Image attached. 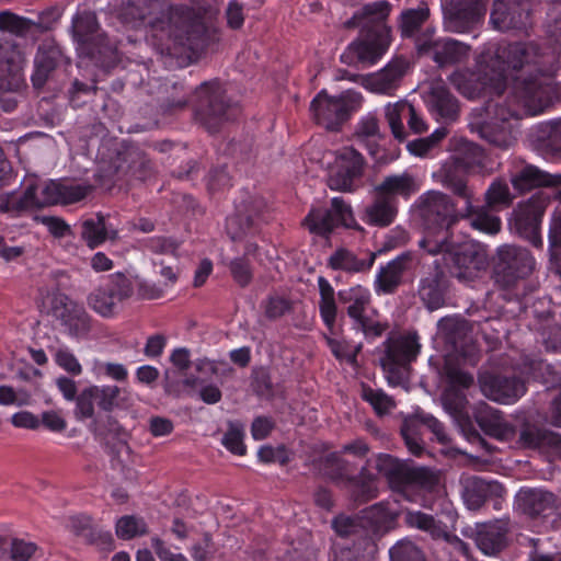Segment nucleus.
I'll list each match as a JSON object with an SVG mask.
<instances>
[{
	"mask_svg": "<svg viewBox=\"0 0 561 561\" xmlns=\"http://www.w3.org/2000/svg\"><path fill=\"white\" fill-rule=\"evenodd\" d=\"M556 44L551 51H541L535 42H489L474 58V69H457L451 85L465 98L476 100L490 94L500 96L506 88L510 70H524L516 77L504 102L488 101L485 118L471 123L480 136L496 147L507 149L515 140L514 122L524 116L542 114L560 98L554 80L561 51V19L551 31Z\"/></svg>",
	"mask_w": 561,
	"mask_h": 561,
	"instance_id": "f257e3e1",
	"label": "nucleus"
},
{
	"mask_svg": "<svg viewBox=\"0 0 561 561\" xmlns=\"http://www.w3.org/2000/svg\"><path fill=\"white\" fill-rule=\"evenodd\" d=\"M146 39L160 55L183 65L199 57L213 41V34L199 19L174 11L150 23Z\"/></svg>",
	"mask_w": 561,
	"mask_h": 561,
	"instance_id": "f03ea898",
	"label": "nucleus"
},
{
	"mask_svg": "<svg viewBox=\"0 0 561 561\" xmlns=\"http://www.w3.org/2000/svg\"><path fill=\"white\" fill-rule=\"evenodd\" d=\"M390 9V3L385 0L367 3L345 22L346 27L362 30L358 38L342 54L343 62L373 66L382 58L392 42L391 28L386 23Z\"/></svg>",
	"mask_w": 561,
	"mask_h": 561,
	"instance_id": "7ed1b4c3",
	"label": "nucleus"
},
{
	"mask_svg": "<svg viewBox=\"0 0 561 561\" xmlns=\"http://www.w3.org/2000/svg\"><path fill=\"white\" fill-rule=\"evenodd\" d=\"M422 216L425 228L419 247L431 255L451 250L450 227L457 221L456 205L440 192H428L421 197Z\"/></svg>",
	"mask_w": 561,
	"mask_h": 561,
	"instance_id": "20e7f679",
	"label": "nucleus"
},
{
	"mask_svg": "<svg viewBox=\"0 0 561 561\" xmlns=\"http://www.w3.org/2000/svg\"><path fill=\"white\" fill-rule=\"evenodd\" d=\"M376 469L387 479L393 490L413 502L417 501L419 492L431 490L437 481L432 470L415 467L410 462L400 461L385 454L378 455Z\"/></svg>",
	"mask_w": 561,
	"mask_h": 561,
	"instance_id": "39448f33",
	"label": "nucleus"
},
{
	"mask_svg": "<svg viewBox=\"0 0 561 561\" xmlns=\"http://www.w3.org/2000/svg\"><path fill=\"white\" fill-rule=\"evenodd\" d=\"M543 368H548L543 362L525 359L522 365L514 368L519 377L508 378L484 374L479 379L481 391L490 400L504 404L513 403L525 393V380L536 379V370Z\"/></svg>",
	"mask_w": 561,
	"mask_h": 561,
	"instance_id": "423d86ee",
	"label": "nucleus"
},
{
	"mask_svg": "<svg viewBox=\"0 0 561 561\" xmlns=\"http://www.w3.org/2000/svg\"><path fill=\"white\" fill-rule=\"evenodd\" d=\"M420 347L417 335L411 332L391 336L386 342L380 363L390 386H401L408 380L410 364L416 358Z\"/></svg>",
	"mask_w": 561,
	"mask_h": 561,
	"instance_id": "0eeeda50",
	"label": "nucleus"
},
{
	"mask_svg": "<svg viewBox=\"0 0 561 561\" xmlns=\"http://www.w3.org/2000/svg\"><path fill=\"white\" fill-rule=\"evenodd\" d=\"M320 163L327 170V182L333 191H352L364 171V159L353 147L328 150Z\"/></svg>",
	"mask_w": 561,
	"mask_h": 561,
	"instance_id": "6e6552de",
	"label": "nucleus"
},
{
	"mask_svg": "<svg viewBox=\"0 0 561 561\" xmlns=\"http://www.w3.org/2000/svg\"><path fill=\"white\" fill-rule=\"evenodd\" d=\"M451 250L440 252L445 262H451L450 273L460 282L469 283L477 278L488 266V254L484 248L472 241L450 240Z\"/></svg>",
	"mask_w": 561,
	"mask_h": 561,
	"instance_id": "1a4fd4ad",
	"label": "nucleus"
},
{
	"mask_svg": "<svg viewBox=\"0 0 561 561\" xmlns=\"http://www.w3.org/2000/svg\"><path fill=\"white\" fill-rule=\"evenodd\" d=\"M546 207L547 198L541 194L518 203L507 219L510 230L528 240L534 247L542 248L540 225Z\"/></svg>",
	"mask_w": 561,
	"mask_h": 561,
	"instance_id": "9d476101",
	"label": "nucleus"
},
{
	"mask_svg": "<svg viewBox=\"0 0 561 561\" xmlns=\"http://www.w3.org/2000/svg\"><path fill=\"white\" fill-rule=\"evenodd\" d=\"M360 102L362 95L352 90L337 96H330L322 90L312 100L310 111L317 124L327 129H335Z\"/></svg>",
	"mask_w": 561,
	"mask_h": 561,
	"instance_id": "9b49d317",
	"label": "nucleus"
},
{
	"mask_svg": "<svg viewBox=\"0 0 561 561\" xmlns=\"http://www.w3.org/2000/svg\"><path fill=\"white\" fill-rule=\"evenodd\" d=\"M56 181H35L22 194H9L0 201V210L11 216L57 204Z\"/></svg>",
	"mask_w": 561,
	"mask_h": 561,
	"instance_id": "f8f14e48",
	"label": "nucleus"
},
{
	"mask_svg": "<svg viewBox=\"0 0 561 561\" xmlns=\"http://www.w3.org/2000/svg\"><path fill=\"white\" fill-rule=\"evenodd\" d=\"M50 312L60 321L64 331L72 339H87L92 329V319L82 304L61 293L49 297Z\"/></svg>",
	"mask_w": 561,
	"mask_h": 561,
	"instance_id": "ddd939ff",
	"label": "nucleus"
},
{
	"mask_svg": "<svg viewBox=\"0 0 561 561\" xmlns=\"http://www.w3.org/2000/svg\"><path fill=\"white\" fill-rule=\"evenodd\" d=\"M133 294L129 278L123 274H114L102 286L88 296L89 307L103 318L115 317L124 300Z\"/></svg>",
	"mask_w": 561,
	"mask_h": 561,
	"instance_id": "4468645a",
	"label": "nucleus"
},
{
	"mask_svg": "<svg viewBox=\"0 0 561 561\" xmlns=\"http://www.w3.org/2000/svg\"><path fill=\"white\" fill-rule=\"evenodd\" d=\"M342 300L347 304V314L354 321L356 330L366 337H376L382 334L386 327L376 320L370 308V293L366 287L354 286L340 293Z\"/></svg>",
	"mask_w": 561,
	"mask_h": 561,
	"instance_id": "2eb2a0df",
	"label": "nucleus"
},
{
	"mask_svg": "<svg viewBox=\"0 0 561 561\" xmlns=\"http://www.w3.org/2000/svg\"><path fill=\"white\" fill-rule=\"evenodd\" d=\"M305 227L313 234L327 236L334 228H359L352 208L342 197H333L330 209L313 208L304 220Z\"/></svg>",
	"mask_w": 561,
	"mask_h": 561,
	"instance_id": "dca6fc26",
	"label": "nucleus"
},
{
	"mask_svg": "<svg viewBox=\"0 0 561 561\" xmlns=\"http://www.w3.org/2000/svg\"><path fill=\"white\" fill-rule=\"evenodd\" d=\"M495 273L497 280L511 285L529 276L535 270L536 260L531 253L518 245L504 244L497 251Z\"/></svg>",
	"mask_w": 561,
	"mask_h": 561,
	"instance_id": "f3484780",
	"label": "nucleus"
},
{
	"mask_svg": "<svg viewBox=\"0 0 561 561\" xmlns=\"http://www.w3.org/2000/svg\"><path fill=\"white\" fill-rule=\"evenodd\" d=\"M197 96L199 105L196 116L209 131H216L219 123L230 119L229 107L225 103L224 91L219 82L202 84Z\"/></svg>",
	"mask_w": 561,
	"mask_h": 561,
	"instance_id": "a211bd4d",
	"label": "nucleus"
},
{
	"mask_svg": "<svg viewBox=\"0 0 561 561\" xmlns=\"http://www.w3.org/2000/svg\"><path fill=\"white\" fill-rule=\"evenodd\" d=\"M442 8L444 27L453 33L467 32L481 21L486 10L483 0H446Z\"/></svg>",
	"mask_w": 561,
	"mask_h": 561,
	"instance_id": "6ab92c4d",
	"label": "nucleus"
},
{
	"mask_svg": "<svg viewBox=\"0 0 561 561\" xmlns=\"http://www.w3.org/2000/svg\"><path fill=\"white\" fill-rule=\"evenodd\" d=\"M417 51L428 55L438 66L454 65L467 60L471 47L450 37L433 39L432 35L424 34L416 38Z\"/></svg>",
	"mask_w": 561,
	"mask_h": 561,
	"instance_id": "aec40b11",
	"label": "nucleus"
},
{
	"mask_svg": "<svg viewBox=\"0 0 561 561\" xmlns=\"http://www.w3.org/2000/svg\"><path fill=\"white\" fill-rule=\"evenodd\" d=\"M414 271V257L411 252H404L379 266L375 279L377 294H392L401 286Z\"/></svg>",
	"mask_w": 561,
	"mask_h": 561,
	"instance_id": "412c9836",
	"label": "nucleus"
},
{
	"mask_svg": "<svg viewBox=\"0 0 561 561\" xmlns=\"http://www.w3.org/2000/svg\"><path fill=\"white\" fill-rule=\"evenodd\" d=\"M528 20L529 5L527 0L514 4H507L504 0H495L490 16L493 28L501 32L526 28Z\"/></svg>",
	"mask_w": 561,
	"mask_h": 561,
	"instance_id": "4be33fe9",
	"label": "nucleus"
},
{
	"mask_svg": "<svg viewBox=\"0 0 561 561\" xmlns=\"http://www.w3.org/2000/svg\"><path fill=\"white\" fill-rule=\"evenodd\" d=\"M73 36L77 49L93 56L102 53L103 34L100 32L96 16L92 12H83L72 20Z\"/></svg>",
	"mask_w": 561,
	"mask_h": 561,
	"instance_id": "5701e85b",
	"label": "nucleus"
},
{
	"mask_svg": "<svg viewBox=\"0 0 561 561\" xmlns=\"http://www.w3.org/2000/svg\"><path fill=\"white\" fill-rule=\"evenodd\" d=\"M428 112L438 122H454L459 113L457 99L440 81L433 82L424 95Z\"/></svg>",
	"mask_w": 561,
	"mask_h": 561,
	"instance_id": "b1692460",
	"label": "nucleus"
},
{
	"mask_svg": "<svg viewBox=\"0 0 561 561\" xmlns=\"http://www.w3.org/2000/svg\"><path fill=\"white\" fill-rule=\"evenodd\" d=\"M328 463L331 467V474L334 479L346 478L347 488L356 501H367L377 495V485L374 478H367L362 474L360 479L348 478V465L339 454H331L328 457Z\"/></svg>",
	"mask_w": 561,
	"mask_h": 561,
	"instance_id": "393cba45",
	"label": "nucleus"
},
{
	"mask_svg": "<svg viewBox=\"0 0 561 561\" xmlns=\"http://www.w3.org/2000/svg\"><path fill=\"white\" fill-rule=\"evenodd\" d=\"M408 67L409 62L405 58H393L382 69L368 78V87L373 92L391 95L400 85Z\"/></svg>",
	"mask_w": 561,
	"mask_h": 561,
	"instance_id": "a878e982",
	"label": "nucleus"
},
{
	"mask_svg": "<svg viewBox=\"0 0 561 561\" xmlns=\"http://www.w3.org/2000/svg\"><path fill=\"white\" fill-rule=\"evenodd\" d=\"M515 504L529 516H550L556 510V496L542 489H520L515 497Z\"/></svg>",
	"mask_w": 561,
	"mask_h": 561,
	"instance_id": "bb28decb",
	"label": "nucleus"
},
{
	"mask_svg": "<svg viewBox=\"0 0 561 561\" xmlns=\"http://www.w3.org/2000/svg\"><path fill=\"white\" fill-rule=\"evenodd\" d=\"M264 203L262 199L250 197L249 201L236 206V213L227 218V232L237 240L251 230L261 216Z\"/></svg>",
	"mask_w": 561,
	"mask_h": 561,
	"instance_id": "cd10ccee",
	"label": "nucleus"
},
{
	"mask_svg": "<svg viewBox=\"0 0 561 561\" xmlns=\"http://www.w3.org/2000/svg\"><path fill=\"white\" fill-rule=\"evenodd\" d=\"M476 420L485 434L504 443L515 439V427L510 424L500 411L484 405L476 413Z\"/></svg>",
	"mask_w": 561,
	"mask_h": 561,
	"instance_id": "c85d7f7f",
	"label": "nucleus"
},
{
	"mask_svg": "<svg viewBox=\"0 0 561 561\" xmlns=\"http://www.w3.org/2000/svg\"><path fill=\"white\" fill-rule=\"evenodd\" d=\"M507 523L495 520L478 526L476 542L478 548L486 556H493L506 545Z\"/></svg>",
	"mask_w": 561,
	"mask_h": 561,
	"instance_id": "c756f323",
	"label": "nucleus"
},
{
	"mask_svg": "<svg viewBox=\"0 0 561 561\" xmlns=\"http://www.w3.org/2000/svg\"><path fill=\"white\" fill-rule=\"evenodd\" d=\"M397 214V201L377 193L376 198L365 206L363 220L371 226L386 227L393 222Z\"/></svg>",
	"mask_w": 561,
	"mask_h": 561,
	"instance_id": "7c9ffc66",
	"label": "nucleus"
},
{
	"mask_svg": "<svg viewBox=\"0 0 561 561\" xmlns=\"http://www.w3.org/2000/svg\"><path fill=\"white\" fill-rule=\"evenodd\" d=\"M116 236L117 230L102 215L90 217L81 224V238L91 249L101 245L107 239L116 238Z\"/></svg>",
	"mask_w": 561,
	"mask_h": 561,
	"instance_id": "2f4dec72",
	"label": "nucleus"
},
{
	"mask_svg": "<svg viewBox=\"0 0 561 561\" xmlns=\"http://www.w3.org/2000/svg\"><path fill=\"white\" fill-rule=\"evenodd\" d=\"M420 190L417 180L409 172L386 176L377 186V193L396 199L397 196L409 199Z\"/></svg>",
	"mask_w": 561,
	"mask_h": 561,
	"instance_id": "473e14b6",
	"label": "nucleus"
},
{
	"mask_svg": "<svg viewBox=\"0 0 561 561\" xmlns=\"http://www.w3.org/2000/svg\"><path fill=\"white\" fill-rule=\"evenodd\" d=\"M518 444L543 453H558L561 449V436L551 431L526 427L519 435Z\"/></svg>",
	"mask_w": 561,
	"mask_h": 561,
	"instance_id": "72a5a7b5",
	"label": "nucleus"
},
{
	"mask_svg": "<svg viewBox=\"0 0 561 561\" xmlns=\"http://www.w3.org/2000/svg\"><path fill=\"white\" fill-rule=\"evenodd\" d=\"M447 375L451 387L444 392L442 399L447 410L458 413L465 407L466 398L458 390H454V388H469L473 383V377L458 369H450Z\"/></svg>",
	"mask_w": 561,
	"mask_h": 561,
	"instance_id": "f704fd0d",
	"label": "nucleus"
},
{
	"mask_svg": "<svg viewBox=\"0 0 561 561\" xmlns=\"http://www.w3.org/2000/svg\"><path fill=\"white\" fill-rule=\"evenodd\" d=\"M399 510L393 502H380L363 511V525L376 530L387 529L394 522Z\"/></svg>",
	"mask_w": 561,
	"mask_h": 561,
	"instance_id": "c9c22d12",
	"label": "nucleus"
},
{
	"mask_svg": "<svg viewBox=\"0 0 561 561\" xmlns=\"http://www.w3.org/2000/svg\"><path fill=\"white\" fill-rule=\"evenodd\" d=\"M466 211L472 228L488 234H496L500 232L502 228L501 218L493 214V210L488 208L486 205L474 207L472 203H468Z\"/></svg>",
	"mask_w": 561,
	"mask_h": 561,
	"instance_id": "e433bc0d",
	"label": "nucleus"
},
{
	"mask_svg": "<svg viewBox=\"0 0 561 561\" xmlns=\"http://www.w3.org/2000/svg\"><path fill=\"white\" fill-rule=\"evenodd\" d=\"M412 113V104L405 100H400L394 103H388L385 106V117L391 129L393 137L400 141L404 140L408 136L403 121H407L409 114Z\"/></svg>",
	"mask_w": 561,
	"mask_h": 561,
	"instance_id": "4c0bfd02",
	"label": "nucleus"
},
{
	"mask_svg": "<svg viewBox=\"0 0 561 561\" xmlns=\"http://www.w3.org/2000/svg\"><path fill=\"white\" fill-rule=\"evenodd\" d=\"M513 187L518 192H526L534 187L550 183L549 175L538 168L526 164L511 175Z\"/></svg>",
	"mask_w": 561,
	"mask_h": 561,
	"instance_id": "58836bf2",
	"label": "nucleus"
},
{
	"mask_svg": "<svg viewBox=\"0 0 561 561\" xmlns=\"http://www.w3.org/2000/svg\"><path fill=\"white\" fill-rule=\"evenodd\" d=\"M419 296L428 310H436L444 306L439 273L436 272L420 280Z\"/></svg>",
	"mask_w": 561,
	"mask_h": 561,
	"instance_id": "ea45409f",
	"label": "nucleus"
},
{
	"mask_svg": "<svg viewBox=\"0 0 561 561\" xmlns=\"http://www.w3.org/2000/svg\"><path fill=\"white\" fill-rule=\"evenodd\" d=\"M318 287L320 294V316L327 328L332 332L337 312L335 304V291L329 280L322 276L318 278Z\"/></svg>",
	"mask_w": 561,
	"mask_h": 561,
	"instance_id": "a19ab883",
	"label": "nucleus"
},
{
	"mask_svg": "<svg viewBox=\"0 0 561 561\" xmlns=\"http://www.w3.org/2000/svg\"><path fill=\"white\" fill-rule=\"evenodd\" d=\"M466 322L457 316L442 318L437 323V336L450 344L455 350L465 339Z\"/></svg>",
	"mask_w": 561,
	"mask_h": 561,
	"instance_id": "79ce46f5",
	"label": "nucleus"
},
{
	"mask_svg": "<svg viewBox=\"0 0 561 561\" xmlns=\"http://www.w3.org/2000/svg\"><path fill=\"white\" fill-rule=\"evenodd\" d=\"M375 261V254H370L368 260L356 257L352 252L345 249L336 250L330 256V266L334 270L346 272H360L371 267Z\"/></svg>",
	"mask_w": 561,
	"mask_h": 561,
	"instance_id": "37998d69",
	"label": "nucleus"
},
{
	"mask_svg": "<svg viewBox=\"0 0 561 561\" xmlns=\"http://www.w3.org/2000/svg\"><path fill=\"white\" fill-rule=\"evenodd\" d=\"M485 205L492 210H500L510 206L514 199L508 184L503 179L494 180L485 192Z\"/></svg>",
	"mask_w": 561,
	"mask_h": 561,
	"instance_id": "c03bdc74",
	"label": "nucleus"
},
{
	"mask_svg": "<svg viewBox=\"0 0 561 561\" xmlns=\"http://www.w3.org/2000/svg\"><path fill=\"white\" fill-rule=\"evenodd\" d=\"M491 485L481 478L472 477L466 481L462 497L467 507L476 511L482 506Z\"/></svg>",
	"mask_w": 561,
	"mask_h": 561,
	"instance_id": "a18cd8bd",
	"label": "nucleus"
},
{
	"mask_svg": "<svg viewBox=\"0 0 561 561\" xmlns=\"http://www.w3.org/2000/svg\"><path fill=\"white\" fill-rule=\"evenodd\" d=\"M356 139L367 147L371 154H376L377 139L379 138L378 121L375 116L363 117L356 128Z\"/></svg>",
	"mask_w": 561,
	"mask_h": 561,
	"instance_id": "49530a36",
	"label": "nucleus"
},
{
	"mask_svg": "<svg viewBox=\"0 0 561 561\" xmlns=\"http://www.w3.org/2000/svg\"><path fill=\"white\" fill-rule=\"evenodd\" d=\"M405 520L411 527L426 531L433 538H440L446 536V527L442 523L435 520L433 516L425 513L419 511L408 512Z\"/></svg>",
	"mask_w": 561,
	"mask_h": 561,
	"instance_id": "de8ad7c7",
	"label": "nucleus"
},
{
	"mask_svg": "<svg viewBox=\"0 0 561 561\" xmlns=\"http://www.w3.org/2000/svg\"><path fill=\"white\" fill-rule=\"evenodd\" d=\"M446 127L436 128L430 136L408 142V151L415 157L425 158L446 137Z\"/></svg>",
	"mask_w": 561,
	"mask_h": 561,
	"instance_id": "09e8293b",
	"label": "nucleus"
},
{
	"mask_svg": "<svg viewBox=\"0 0 561 561\" xmlns=\"http://www.w3.org/2000/svg\"><path fill=\"white\" fill-rule=\"evenodd\" d=\"M430 10L427 7L422 5L417 9H410L401 13L400 30L402 36L411 37L427 20Z\"/></svg>",
	"mask_w": 561,
	"mask_h": 561,
	"instance_id": "8fccbe9b",
	"label": "nucleus"
},
{
	"mask_svg": "<svg viewBox=\"0 0 561 561\" xmlns=\"http://www.w3.org/2000/svg\"><path fill=\"white\" fill-rule=\"evenodd\" d=\"M57 204H72L87 196L91 186L71 181H56Z\"/></svg>",
	"mask_w": 561,
	"mask_h": 561,
	"instance_id": "3c124183",
	"label": "nucleus"
},
{
	"mask_svg": "<svg viewBox=\"0 0 561 561\" xmlns=\"http://www.w3.org/2000/svg\"><path fill=\"white\" fill-rule=\"evenodd\" d=\"M362 398L368 402L379 415L389 413L396 405L393 399L383 390L369 386L362 387Z\"/></svg>",
	"mask_w": 561,
	"mask_h": 561,
	"instance_id": "603ef678",
	"label": "nucleus"
},
{
	"mask_svg": "<svg viewBox=\"0 0 561 561\" xmlns=\"http://www.w3.org/2000/svg\"><path fill=\"white\" fill-rule=\"evenodd\" d=\"M244 438V427L239 422H229L228 430L224 434L221 438V444L225 446L227 450L237 455L244 456L247 453V447L243 443Z\"/></svg>",
	"mask_w": 561,
	"mask_h": 561,
	"instance_id": "864d4df0",
	"label": "nucleus"
},
{
	"mask_svg": "<svg viewBox=\"0 0 561 561\" xmlns=\"http://www.w3.org/2000/svg\"><path fill=\"white\" fill-rule=\"evenodd\" d=\"M549 252L551 263L561 275V214L554 215L549 229Z\"/></svg>",
	"mask_w": 561,
	"mask_h": 561,
	"instance_id": "5fc2aeb1",
	"label": "nucleus"
},
{
	"mask_svg": "<svg viewBox=\"0 0 561 561\" xmlns=\"http://www.w3.org/2000/svg\"><path fill=\"white\" fill-rule=\"evenodd\" d=\"M147 525L142 518L136 516H123L116 522V535L125 540L144 535Z\"/></svg>",
	"mask_w": 561,
	"mask_h": 561,
	"instance_id": "6e6d98bb",
	"label": "nucleus"
},
{
	"mask_svg": "<svg viewBox=\"0 0 561 561\" xmlns=\"http://www.w3.org/2000/svg\"><path fill=\"white\" fill-rule=\"evenodd\" d=\"M390 561H425L422 551L411 540H400L389 550Z\"/></svg>",
	"mask_w": 561,
	"mask_h": 561,
	"instance_id": "4d7b16f0",
	"label": "nucleus"
},
{
	"mask_svg": "<svg viewBox=\"0 0 561 561\" xmlns=\"http://www.w3.org/2000/svg\"><path fill=\"white\" fill-rule=\"evenodd\" d=\"M92 391L96 399V404L103 411H112L117 405L121 394V388L117 386H92Z\"/></svg>",
	"mask_w": 561,
	"mask_h": 561,
	"instance_id": "13d9d810",
	"label": "nucleus"
},
{
	"mask_svg": "<svg viewBox=\"0 0 561 561\" xmlns=\"http://www.w3.org/2000/svg\"><path fill=\"white\" fill-rule=\"evenodd\" d=\"M54 58L46 51L38 50L35 56V71L32 76V82L34 87L41 88L45 83L48 73L54 69Z\"/></svg>",
	"mask_w": 561,
	"mask_h": 561,
	"instance_id": "bf43d9fd",
	"label": "nucleus"
},
{
	"mask_svg": "<svg viewBox=\"0 0 561 561\" xmlns=\"http://www.w3.org/2000/svg\"><path fill=\"white\" fill-rule=\"evenodd\" d=\"M96 378H110L116 381H123L128 376V370L123 364L95 362L92 368Z\"/></svg>",
	"mask_w": 561,
	"mask_h": 561,
	"instance_id": "052dcab7",
	"label": "nucleus"
},
{
	"mask_svg": "<svg viewBox=\"0 0 561 561\" xmlns=\"http://www.w3.org/2000/svg\"><path fill=\"white\" fill-rule=\"evenodd\" d=\"M328 345L337 359L354 363L360 350V344H350L345 341L328 337Z\"/></svg>",
	"mask_w": 561,
	"mask_h": 561,
	"instance_id": "680f3d73",
	"label": "nucleus"
},
{
	"mask_svg": "<svg viewBox=\"0 0 561 561\" xmlns=\"http://www.w3.org/2000/svg\"><path fill=\"white\" fill-rule=\"evenodd\" d=\"M55 362L64 370L68 371L73 376H78L82 373V366L79 363L75 354L67 347H60L55 353Z\"/></svg>",
	"mask_w": 561,
	"mask_h": 561,
	"instance_id": "e2e57ef3",
	"label": "nucleus"
},
{
	"mask_svg": "<svg viewBox=\"0 0 561 561\" xmlns=\"http://www.w3.org/2000/svg\"><path fill=\"white\" fill-rule=\"evenodd\" d=\"M30 23L26 19L15 15L9 11L0 12V30L13 34H23L27 31Z\"/></svg>",
	"mask_w": 561,
	"mask_h": 561,
	"instance_id": "0e129e2a",
	"label": "nucleus"
},
{
	"mask_svg": "<svg viewBox=\"0 0 561 561\" xmlns=\"http://www.w3.org/2000/svg\"><path fill=\"white\" fill-rule=\"evenodd\" d=\"M145 248L157 254L174 256L179 244L176 241L169 238L153 237L146 240Z\"/></svg>",
	"mask_w": 561,
	"mask_h": 561,
	"instance_id": "69168bd1",
	"label": "nucleus"
},
{
	"mask_svg": "<svg viewBox=\"0 0 561 561\" xmlns=\"http://www.w3.org/2000/svg\"><path fill=\"white\" fill-rule=\"evenodd\" d=\"M94 403L96 399L92 391V386L85 388L77 398L76 413L79 419H90L94 414Z\"/></svg>",
	"mask_w": 561,
	"mask_h": 561,
	"instance_id": "338daca9",
	"label": "nucleus"
},
{
	"mask_svg": "<svg viewBox=\"0 0 561 561\" xmlns=\"http://www.w3.org/2000/svg\"><path fill=\"white\" fill-rule=\"evenodd\" d=\"M37 550L34 542L23 539H13L11 541L10 557L13 561H28Z\"/></svg>",
	"mask_w": 561,
	"mask_h": 561,
	"instance_id": "774afa93",
	"label": "nucleus"
}]
</instances>
